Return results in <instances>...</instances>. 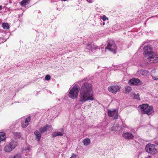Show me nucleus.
Returning <instances> with one entry per match:
<instances>
[{
  "mask_svg": "<svg viewBox=\"0 0 158 158\" xmlns=\"http://www.w3.org/2000/svg\"><path fill=\"white\" fill-rule=\"evenodd\" d=\"M79 101L81 104L89 101L94 100L92 84L88 82L84 83L80 89L79 86L76 84L69 90V98L75 99L77 96L79 90Z\"/></svg>",
  "mask_w": 158,
  "mask_h": 158,
  "instance_id": "1",
  "label": "nucleus"
},
{
  "mask_svg": "<svg viewBox=\"0 0 158 158\" xmlns=\"http://www.w3.org/2000/svg\"><path fill=\"white\" fill-rule=\"evenodd\" d=\"M143 113L146 114L148 115L151 114L154 112L153 107L151 106H149L147 104H143L138 107Z\"/></svg>",
  "mask_w": 158,
  "mask_h": 158,
  "instance_id": "2",
  "label": "nucleus"
},
{
  "mask_svg": "<svg viewBox=\"0 0 158 158\" xmlns=\"http://www.w3.org/2000/svg\"><path fill=\"white\" fill-rule=\"evenodd\" d=\"M155 147L156 145H155L149 143L146 145L145 147V150L147 152L152 155H154L157 152Z\"/></svg>",
  "mask_w": 158,
  "mask_h": 158,
  "instance_id": "3",
  "label": "nucleus"
},
{
  "mask_svg": "<svg viewBox=\"0 0 158 158\" xmlns=\"http://www.w3.org/2000/svg\"><path fill=\"white\" fill-rule=\"evenodd\" d=\"M17 145L16 141H12L9 144L6 145L4 148V150L6 152H9L14 149Z\"/></svg>",
  "mask_w": 158,
  "mask_h": 158,
  "instance_id": "4",
  "label": "nucleus"
},
{
  "mask_svg": "<svg viewBox=\"0 0 158 158\" xmlns=\"http://www.w3.org/2000/svg\"><path fill=\"white\" fill-rule=\"evenodd\" d=\"M117 48V46L114 42L112 40H111L109 41L106 49H109L114 54L116 53Z\"/></svg>",
  "mask_w": 158,
  "mask_h": 158,
  "instance_id": "5",
  "label": "nucleus"
},
{
  "mask_svg": "<svg viewBox=\"0 0 158 158\" xmlns=\"http://www.w3.org/2000/svg\"><path fill=\"white\" fill-rule=\"evenodd\" d=\"M144 54L145 58H147L152 54L153 53L151 47L149 46H145L143 48Z\"/></svg>",
  "mask_w": 158,
  "mask_h": 158,
  "instance_id": "6",
  "label": "nucleus"
},
{
  "mask_svg": "<svg viewBox=\"0 0 158 158\" xmlns=\"http://www.w3.org/2000/svg\"><path fill=\"white\" fill-rule=\"evenodd\" d=\"M146 58L151 63H156L158 61V56L154 53Z\"/></svg>",
  "mask_w": 158,
  "mask_h": 158,
  "instance_id": "7",
  "label": "nucleus"
},
{
  "mask_svg": "<svg viewBox=\"0 0 158 158\" xmlns=\"http://www.w3.org/2000/svg\"><path fill=\"white\" fill-rule=\"evenodd\" d=\"M107 113L108 116L110 117H113L114 116V118L117 119L118 118V111L116 109H114L113 110H108Z\"/></svg>",
  "mask_w": 158,
  "mask_h": 158,
  "instance_id": "8",
  "label": "nucleus"
},
{
  "mask_svg": "<svg viewBox=\"0 0 158 158\" xmlns=\"http://www.w3.org/2000/svg\"><path fill=\"white\" fill-rule=\"evenodd\" d=\"M120 88L118 85H115L110 86L108 88V90L114 94H115L118 92L120 91Z\"/></svg>",
  "mask_w": 158,
  "mask_h": 158,
  "instance_id": "9",
  "label": "nucleus"
},
{
  "mask_svg": "<svg viewBox=\"0 0 158 158\" xmlns=\"http://www.w3.org/2000/svg\"><path fill=\"white\" fill-rule=\"evenodd\" d=\"M122 136L126 139L127 140H131L134 139V135L131 133L129 132L123 133L122 134Z\"/></svg>",
  "mask_w": 158,
  "mask_h": 158,
  "instance_id": "10",
  "label": "nucleus"
},
{
  "mask_svg": "<svg viewBox=\"0 0 158 158\" xmlns=\"http://www.w3.org/2000/svg\"><path fill=\"white\" fill-rule=\"evenodd\" d=\"M52 128V126L48 124H47L43 127H40L39 130L41 133L43 134L46 132L48 129Z\"/></svg>",
  "mask_w": 158,
  "mask_h": 158,
  "instance_id": "11",
  "label": "nucleus"
},
{
  "mask_svg": "<svg viewBox=\"0 0 158 158\" xmlns=\"http://www.w3.org/2000/svg\"><path fill=\"white\" fill-rule=\"evenodd\" d=\"M31 119V117L29 116L27 118L25 119V120L22 122V127L23 128H26L29 124V123L30 122Z\"/></svg>",
  "mask_w": 158,
  "mask_h": 158,
  "instance_id": "12",
  "label": "nucleus"
},
{
  "mask_svg": "<svg viewBox=\"0 0 158 158\" xmlns=\"http://www.w3.org/2000/svg\"><path fill=\"white\" fill-rule=\"evenodd\" d=\"M139 80L138 79L133 78L129 81L128 83L131 85H136L139 82Z\"/></svg>",
  "mask_w": 158,
  "mask_h": 158,
  "instance_id": "13",
  "label": "nucleus"
},
{
  "mask_svg": "<svg viewBox=\"0 0 158 158\" xmlns=\"http://www.w3.org/2000/svg\"><path fill=\"white\" fill-rule=\"evenodd\" d=\"M34 134L36 137L37 141H39L41 137V135L40 132L37 130H36L34 132Z\"/></svg>",
  "mask_w": 158,
  "mask_h": 158,
  "instance_id": "14",
  "label": "nucleus"
},
{
  "mask_svg": "<svg viewBox=\"0 0 158 158\" xmlns=\"http://www.w3.org/2000/svg\"><path fill=\"white\" fill-rule=\"evenodd\" d=\"M63 129H62V132L55 131L52 133V135L53 137L58 136H62L64 134Z\"/></svg>",
  "mask_w": 158,
  "mask_h": 158,
  "instance_id": "15",
  "label": "nucleus"
},
{
  "mask_svg": "<svg viewBox=\"0 0 158 158\" xmlns=\"http://www.w3.org/2000/svg\"><path fill=\"white\" fill-rule=\"evenodd\" d=\"M87 49L90 50L91 51H93L94 50L96 49L97 47L95 45H92L91 44H87Z\"/></svg>",
  "mask_w": 158,
  "mask_h": 158,
  "instance_id": "16",
  "label": "nucleus"
},
{
  "mask_svg": "<svg viewBox=\"0 0 158 158\" xmlns=\"http://www.w3.org/2000/svg\"><path fill=\"white\" fill-rule=\"evenodd\" d=\"M83 143L84 145L87 146L90 143V140L89 138H86L83 140Z\"/></svg>",
  "mask_w": 158,
  "mask_h": 158,
  "instance_id": "17",
  "label": "nucleus"
},
{
  "mask_svg": "<svg viewBox=\"0 0 158 158\" xmlns=\"http://www.w3.org/2000/svg\"><path fill=\"white\" fill-rule=\"evenodd\" d=\"M30 0H23L20 3V5L22 6H25L27 4H28Z\"/></svg>",
  "mask_w": 158,
  "mask_h": 158,
  "instance_id": "18",
  "label": "nucleus"
},
{
  "mask_svg": "<svg viewBox=\"0 0 158 158\" xmlns=\"http://www.w3.org/2000/svg\"><path fill=\"white\" fill-rule=\"evenodd\" d=\"M140 73L142 75L147 76L148 73V71L144 70H141L140 71Z\"/></svg>",
  "mask_w": 158,
  "mask_h": 158,
  "instance_id": "19",
  "label": "nucleus"
},
{
  "mask_svg": "<svg viewBox=\"0 0 158 158\" xmlns=\"http://www.w3.org/2000/svg\"><path fill=\"white\" fill-rule=\"evenodd\" d=\"M2 26L4 29H8L9 28L8 24L7 23H2Z\"/></svg>",
  "mask_w": 158,
  "mask_h": 158,
  "instance_id": "20",
  "label": "nucleus"
},
{
  "mask_svg": "<svg viewBox=\"0 0 158 158\" xmlns=\"http://www.w3.org/2000/svg\"><path fill=\"white\" fill-rule=\"evenodd\" d=\"M132 97L135 99H139V94H133V95H132Z\"/></svg>",
  "mask_w": 158,
  "mask_h": 158,
  "instance_id": "21",
  "label": "nucleus"
},
{
  "mask_svg": "<svg viewBox=\"0 0 158 158\" xmlns=\"http://www.w3.org/2000/svg\"><path fill=\"white\" fill-rule=\"evenodd\" d=\"M125 91L127 92H129L131 90V88L129 86H126L125 88Z\"/></svg>",
  "mask_w": 158,
  "mask_h": 158,
  "instance_id": "22",
  "label": "nucleus"
},
{
  "mask_svg": "<svg viewBox=\"0 0 158 158\" xmlns=\"http://www.w3.org/2000/svg\"><path fill=\"white\" fill-rule=\"evenodd\" d=\"M50 76L48 75H46L45 77V79L47 81L49 80L50 79Z\"/></svg>",
  "mask_w": 158,
  "mask_h": 158,
  "instance_id": "23",
  "label": "nucleus"
},
{
  "mask_svg": "<svg viewBox=\"0 0 158 158\" xmlns=\"http://www.w3.org/2000/svg\"><path fill=\"white\" fill-rule=\"evenodd\" d=\"M102 19L103 21H105L106 20L108 19V18L106 17L105 15H103V16Z\"/></svg>",
  "mask_w": 158,
  "mask_h": 158,
  "instance_id": "24",
  "label": "nucleus"
},
{
  "mask_svg": "<svg viewBox=\"0 0 158 158\" xmlns=\"http://www.w3.org/2000/svg\"><path fill=\"white\" fill-rule=\"evenodd\" d=\"M76 155L74 153H73L72 154L71 156L70 157V158H75L76 157Z\"/></svg>",
  "mask_w": 158,
  "mask_h": 158,
  "instance_id": "25",
  "label": "nucleus"
},
{
  "mask_svg": "<svg viewBox=\"0 0 158 158\" xmlns=\"http://www.w3.org/2000/svg\"><path fill=\"white\" fill-rule=\"evenodd\" d=\"M152 79H153L155 80H158V76H156V77L152 76Z\"/></svg>",
  "mask_w": 158,
  "mask_h": 158,
  "instance_id": "26",
  "label": "nucleus"
},
{
  "mask_svg": "<svg viewBox=\"0 0 158 158\" xmlns=\"http://www.w3.org/2000/svg\"><path fill=\"white\" fill-rule=\"evenodd\" d=\"M13 158H20V157L19 155H16Z\"/></svg>",
  "mask_w": 158,
  "mask_h": 158,
  "instance_id": "27",
  "label": "nucleus"
},
{
  "mask_svg": "<svg viewBox=\"0 0 158 158\" xmlns=\"http://www.w3.org/2000/svg\"><path fill=\"white\" fill-rule=\"evenodd\" d=\"M88 2H89V3H91V2H93V0H86Z\"/></svg>",
  "mask_w": 158,
  "mask_h": 158,
  "instance_id": "28",
  "label": "nucleus"
},
{
  "mask_svg": "<svg viewBox=\"0 0 158 158\" xmlns=\"http://www.w3.org/2000/svg\"><path fill=\"white\" fill-rule=\"evenodd\" d=\"M30 150V148L29 147H28L26 149V150H28V151H29Z\"/></svg>",
  "mask_w": 158,
  "mask_h": 158,
  "instance_id": "29",
  "label": "nucleus"
},
{
  "mask_svg": "<svg viewBox=\"0 0 158 158\" xmlns=\"http://www.w3.org/2000/svg\"><path fill=\"white\" fill-rule=\"evenodd\" d=\"M151 156H148L146 158H151Z\"/></svg>",
  "mask_w": 158,
  "mask_h": 158,
  "instance_id": "30",
  "label": "nucleus"
},
{
  "mask_svg": "<svg viewBox=\"0 0 158 158\" xmlns=\"http://www.w3.org/2000/svg\"><path fill=\"white\" fill-rule=\"evenodd\" d=\"M2 8V6H0V10H1Z\"/></svg>",
  "mask_w": 158,
  "mask_h": 158,
  "instance_id": "31",
  "label": "nucleus"
},
{
  "mask_svg": "<svg viewBox=\"0 0 158 158\" xmlns=\"http://www.w3.org/2000/svg\"><path fill=\"white\" fill-rule=\"evenodd\" d=\"M104 24H105V23L103 22V25H104Z\"/></svg>",
  "mask_w": 158,
  "mask_h": 158,
  "instance_id": "32",
  "label": "nucleus"
},
{
  "mask_svg": "<svg viewBox=\"0 0 158 158\" xmlns=\"http://www.w3.org/2000/svg\"><path fill=\"white\" fill-rule=\"evenodd\" d=\"M116 125H117V127L118 126V125H118V124H116Z\"/></svg>",
  "mask_w": 158,
  "mask_h": 158,
  "instance_id": "33",
  "label": "nucleus"
},
{
  "mask_svg": "<svg viewBox=\"0 0 158 158\" xmlns=\"http://www.w3.org/2000/svg\"><path fill=\"white\" fill-rule=\"evenodd\" d=\"M1 150V146H0V150Z\"/></svg>",
  "mask_w": 158,
  "mask_h": 158,
  "instance_id": "34",
  "label": "nucleus"
},
{
  "mask_svg": "<svg viewBox=\"0 0 158 158\" xmlns=\"http://www.w3.org/2000/svg\"><path fill=\"white\" fill-rule=\"evenodd\" d=\"M157 144H158V143Z\"/></svg>",
  "mask_w": 158,
  "mask_h": 158,
  "instance_id": "35",
  "label": "nucleus"
}]
</instances>
